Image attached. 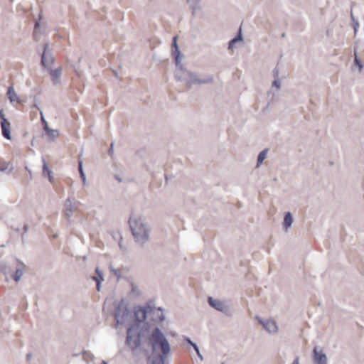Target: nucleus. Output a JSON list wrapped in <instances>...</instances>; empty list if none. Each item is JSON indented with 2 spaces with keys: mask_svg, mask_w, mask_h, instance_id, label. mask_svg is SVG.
I'll return each mask as SVG.
<instances>
[{
  "mask_svg": "<svg viewBox=\"0 0 364 364\" xmlns=\"http://www.w3.org/2000/svg\"><path fill=\"white\" fill-rule=\"evenodd\" d=\"M10 126L11 124L6 121L5 122H1V127L2 131V135L4 138L7 139H11V132H10Z\"/></svg>",
  "mask_w": 364,
  "mask_h": 364,
  "instance_id": "4468645a",
  "label": "nucleus"
},
{
  "mask_svg": "<svg viewBox=\"0 0 364 364\" xmlns=\"http://www.w3.org/2000/svg\"><path fill=\"white\" fill-rule=\"evenodd\" d=\"M350 17H351V19H352V26L353 27V29H354V34L356 35L357 33V31H358V28L359 27V23L357 20L355 19L353 14L351 13V15H350Z\"/></svg>",
  "mask_w": 364,
  "mask_h": 364,
  "instance_id": "bb28decb",
  "label": "nucleus"
},
{
  "mask_svg": "<svg viewBox=\"0 0 364 364\" xmlns=\"http://www.w3.org/2000/svg\"><path fill=\"white\" fill-rule=\"evenodd\" d=\"M193 349L196 350V349H197L198 347L197 346V344L196 343H194V344L192 345Z\"/></svg>",
  "mask_w": 364,
  "mask_h": 364,
  "instance_id": "a19ab883",
  "label": "nucleus"
},
{
  "mask_svg": "<svg viewBox=\"0 0 364 364\" xmlns=\"http://www.w3.org/2000/svg\"><path fill=\"white\" fill-rule=\"evenodd\" d=\"M152 230L151 224L144 218H138V245H144L149 240Z\"/></svg>",
  "mask_w": 364,
  "mask_h": 364,
  "instance_id": "39448f33",
  "label": "nucleus"
},
{
  "mask_svg": "<svg viewBox=\"0 0 364 364\" xmlns=\"http://www.w3.org/2000/svg\"><path fill=\"white\" fill-rule=\"evenodd\" d=\"M187 1L190 4L193 13L196 11V9H199V7H200L199 4H200V0H187Z\"/></svg>",
  "mask_w": 364,
  "mask_h": 364,
  "instance_id": "b1692460",
  "label": "nucleus"
},
{
  "mask_svg": "<svg viewBox=\"0 0 364 364\" xmlns=\"http://www.w3.org/2000/svg\"><path fill=\"white\" fill-rule=\"evenodd\" d=\"M43 173L44 175H47L49 179L50 182L53 181V177L52 176V171L49 169L47 163L46 162L45 159H43Z\"/></svg>",
  "mask_w": 364,
  "mask_h": 364,
  "instance_id": "aec40b11",
  "label": "nucleus"
},
{
  "mask_svg": "<svg viewBox=\"0 0 364 364\" xmlns=\"http://www.w3.org/2000/svg\"><path fill=\"white\" fill-rule=\"evenodd\" d=\"M197 355L199 357V358L203 360V355H201L200 352L197 353Z\"/></svg>",
  "mask_w": 364,
  "mask_h": 364,
  "instance_id": "4c0bfd02",
  "label": "nucleus"
},
{
  "mask_svg": "<svg viewBox=\"0 0 364 364\" xmlns=\"http://www.w3.org/2000/svg\"><path fill=\"white\" fill-rule=\"evenodd\" d=\"M95 273L97 274H100V278L92 277V279L96 282L97 290L100 291L101 288V283L104 280L103 272L97 267L95 269Z\"/></svg>",
  "mask_w": 364,
  "mask_h": 364,
  "instance_id": "a211bd4d",
  "label": "nucleus"
},
{
  "mask_svg": "<svg viewBox=\"0 0 364 364\" xmlns=\"http://www.w3.org/2000/svg\"><path fill=\"white\" fill-rule=\"evenodd\" d=\"M146 343L151 347V353L160 352L157 358L152 359L151 364H165V360L171 352L170 344L165 334L156 328L149 335Z\"/></svg>",
  "mask_w": 364,
  "mask_h": 364,
  "instance_id": "7ed1b4c3",
  "label": "nucleus"
},
{
  "mask_svg": "<svg viewBox=\"0 0 364 364\" xmlns=\"http://www.w3.org/2000/svg\"><path fill=\"white\" fill-rule=\"evenodd\" d=\"M28 228V225H24V230H25V232H26V231H27Z\"/></svg>",
  "mask_w": 364,
  "mask_h": 364,
  "instance_id": "37998d69",
  "label": "nucleus"
},
{
  "mask_svg": "<svg viewBox=\"0 0 364 364\" xmlns=\"http://www.w3.org/2000/svg\"><path fill=\"white\" fill-rule=\"evenodd\" d=\"M354 55H355V60H354V61H355V65L359 68L360 71H361V70H362V69H363V64H362V63L359 60V59L358 58V56H357L356 53H355V54H354Z\"/></svg>",
  "mask_w": 364,
  "mask_h": 364,
  "instance_id": "c85d7f7f",
  "label": "nucleus"
},
{
  "mask_svg": "<svg viewBox=\"0 0 364 364\" xmlns=\"http://www.w3.org/2000/svg\"><path fill=\"white\" fill-rule=\"evenodd\" d=\"M256 319L262 324L263 328L269 333H276L278 331V326L275 321L271 318L262 319L256 316Z\"/></svg>",
  "mask_w": 364,
  "mask_h": 364,
  "instance_id": "1a4fd4ad",
  "label": "nucleus"
},
{
  "mask_svg": "<svg viewBox=\"0 0 364 364\" xmlns=\"http://www.w3.org/2000/svg\"><path fill=\"white\" fill-rule=\"evenodd\" d=\"M172 46L174 48V50L173 51V55L175 57L176 65L178 66L179 63H180L181 52L178 49V45L176 43V36L173 38Z\"/></svg>",
  "mask_w": 364,
  "mask_h": 364,
  "instance_id": "2eb2a0df",
  "label": "nucleus"
},
{
  "mask_svg": "<svg viewBox=\"0 0 364 364\" xmlns=\"http://www.w3.org/2000/svg\"><path fill=\"white\" fill-rule=\"evenodd\" d=\"M113 73H114V75H115V77H119V74H118V73L117 72V70H113Z\"/></svg>",
  "mask_w": 364,
  "mask_h": 364,
  "instance_id": "ea45409f",
  "label": "nucleus"
},
{
  "mask_svg": "<svg viewBox=\"0 0 364 364\" xmlns=\"http://www.w3.org/2000/svg\"><path fill=\"white\" fill-rule=\"evenodd\" d=\"M313 361L314 364H328V358L323 349L315 346L313 350Z\"/></svg>",
  "mask_w": 364,
  "mask_h": 364,
  "instance_id": "6e6552de",
  "label": "nucleus"
},
{
  "mask_svg": "<svg viewBox=\"0 0 364 364\" xmlns=\"http://www.w3.org/2000/svg\"><path fill=\"white\" fill-rule=\"evenodd\" d=\"M54 60L53 52L49 48L48 43H46L43 46V51L41 55V64L45 68L50 69Z\"/></svg>",
  "mask_w": 364,
  "mask_h": 364,
  "instance_id": "423d86ee",
  "label": "nucleus"
},
{
  "mask_svg": "<svg viewBox=\"0 0 364 364\" xmlns=\"http://www.w3.org/2000/svg\"><path fill=\"white\" fill-rule=\"evenodd\" d=\"M108 154L112 156L114 154V142L111 143L110 148L108 150Z\"/></svg>",
  "mask_w": 364,
  "mask_h": 364,
  "instance_id": "2f4dec72",
  "label": "nucleus"
},
{
  "mask_svg": "<svg viewBox=\"0 0 364 364\" xmlns=\"http://www.w3.org/2000/svg\"><path fill=\"white\" fill-rule=\"evenodd\" d=\"M115 178L119 181V182H122V179L117 175L115 176Z\"/></svg>",
  "mask_w": 364,
  "mask_h": 364,
  "instance_id": "e433bc0d",
  "label": "nucleus"
},
{
  "mask_svg": "<svg viewBox=\"0 0 364 364\" xmlns=\"http://www.w3.org/2000/svg\"><path fill=\"white\" fill-rule=\"evenodd\" d=\"M46 132L49 138L52 140L56 139L59 135V132L57 129L48 128L47 130H46Z\"/></svg>",
  "mask_w": 364,
  "mask_h": 364,
  "instance_id": "4be33fe9",
  "label": "nucleus"
},
{
  "mask_svg": "<svg viewBox=\"0 0 364 364\" xmlns=\"http://www.w3.org/2000/svg\"><path fill=\"white\" fill-rule=\"evenodd\" d=\"M279 71L277 68L273 70V75L275 78H279Z\"/></svg>",
  "mask_w": 364,
  "mask_h": 364,
  "instance_id": "473e14b6",
  "label": "nucleus"
},
{
  "mask_svg": "<svg viewBox=\"0 0 364 364\" xmlns=\"http://www.w3.org/2000/svg\"><path fill=\"white\" fill-rule=\"evenodd\" d=\"M18 265L16 269L15 272L12 274V278L15 282H18L24 273V264L17 259Z\"/></svg>",
  "mask_w": 364,
  "mask_h": 364,
  "instance_id": "9b49d317",
  "label": "nucleus"
},
{
  "mask_svg": "<svg viewBox=\"0 0 364 364\" xmlns=\"http://www.w3.org/2000/svg\"><path fill=\"white\" fill-rule=\"evenodd\" d=\"M110 271L117 277V279H119L121 277L120 274V270L113 268L112 267H110Z\"/></svg>",
  "mask_w": 364,
  "mask_h": 364,
  "instance_id": "c756f323",
  "label": "nucleus"
},
{
  "mask_svg": "<svg viewBox=\"0 0 364 364\" xmlns=\"http://www.w3.org/2000/svg\"><path fill=\"white\" fill-rule=\"evenodd\" d=\"M49 70L50 74L52 77V80L54 85H58L60 83V77L61 76L62 70L61 68H56L55 70L47 69Z\"/></svg>",
  "mask_w": 364,
  "mask_h": 364,
  "instance_id": "ddd939ff",
  "label": "nucleus"
},
{
  "mask_svg": "<svg viewBox=\"0 0 364 364\" xmlns=\"http://www.w3.org/2000/svg\"><path fill=\"white\" fill-rule=\"evenodd\" d=\"M114 328L119 325H129L125 341V349L135 354L136 350V305L128 299H122L114 304Z\"/></svg>",
  "mask_w": 364,
  "mask_h": 364,
  "instance_id": "f03ea898",
  "label": "nucleus"
},
{
  "mask_svg": "<svg viewBox=\"0 0 364 364\" xmlns=\"http://www.w3.org/2000/svg\"><path fill=\"white\" fill-rule=\"evenodd\" d=\"M0 118L1 119V122H5L8 121V120L6 119L5 116H4V114L3 113V111H2V110H1V109H0Z\"/></svg>",
  "mask_w": 364,
  "mask_h": 364,
  "instance_id": "f704fd0d",
  "label": "nucleus"
},
{
  "mask_svg": "<svg viewBox=\"0 0 364 364\" xmlns=\"http://www.w3.org/2000/svg\"><path fill=\"white\" fill-rule=\"evenodd\" d=\"M197 355L199 357V358L203 360V355H201L200 352L197 353Z\"/></svg>",
  "mask_w": 364,
  "mask_h": 364,
  "instance_id": "58836bf2",
  "label": "nucleus"
},
{
  "mask_svg": "<svg viewBox=\"0 0 364 364\" xmlns=\"http://www.w3.org/2000/svg\"><path fill=\"white\" fill-rule=\"evenodd\" d=\"M272 86L276 87L278 90L281 87V82L279 78H275V80L272 82Z\"/></svg>",
  "mask_w": 364,
  "mask_h": 364,
  "instance_id": "7c9ffc66",
  "label": "nucleus"
},
{
  "mask_svg": "<svg viewBox=\"0 0 364 364\" xmlns=\"http://www.w3.org/2000/svg\"><path fill=\"white\" fill-rule=\"evenodd\" d=\"M293 218L290 212H287L284 218L283 225L284 230L287 231L292 225Z\"/></svg>",
  "mask_w": 364,
  "mask_h": 364,
  "instance_id": "f3484780",
  "label": "nucleus"
},
{
  "mask_svg": "<svg viewBox=\"0 0 364 364\" xmlns=\"http://www.w3.org/2000/svg\"><path fill=\"white\" fill-rule=\"evenodd\" d=\"M208 301L211 307L220 312L228 314L230 311L228 304L224 301L213 299V297H208Z\"/></svg>",
  "mask_w": 364,
  "mask_h": 364,
  "instance_id": "0eeeda50",
  "label": "nucleus"
},
{
  "mask_svg": "<svg viewBox=\"0 0 364 364\" xmlns=\"http://www.w3.org/2000/svg\"><path fill=\"white\" fill-rule=\"evenodd\" d=\"M82 160H79L78 161V170H79V173H80V178L82 179H84L85 180V178L86 177L85 176V171L83 170V166H82Z\"/></svg>",
  "mask_w": 364,
  "mask_h": 364,
  "instance_id": "a878e982",
  "label": "nucleus"
},
{
  "mask_svg": "<svg viewBox=\"0 0 364 364\" xmlns=\"http://www.w3.org/2000/svg\"><path fill=\"white\" fill-rule=\"evenodd\" d=\"M176 67L178 68L181 71V74L177 73L175 75V77L178 81L184 80L189 85L210 84L213 82V75H200L198 76L193 72L184 68L180 63L179 65Z\"/></svg>",
  "mask_w": 364,
  "mask_h": 364,
  "instance_id": "20e7f679",
  "label": "nucleus"
},
{
  "mask_svg": "<svg viewBox=\"0 0 364 364\" xmlns=\"http://www.w3.org/2000/svg\"><path fill=\"white\" fill-rule=\"evenodd\" d=\"M97 276L96 277L97 278H100V274H97Z\"/></svg>",
  "mask_w": 364,
  "mask_h": 364,
  "instance_id": "8fccbe9b",
  "label": "nucleus"
},
{
  "mask_svg": "<svg viewBox=\"0 0 364 364\" xmlns=\"http://www.w3.org/2000/svg\"><path fill=\"white\" fill-rule=\"evenodd\" d=\"M164 319L165 316L162 308L156 307L154 300L148 301L143 306H138V348L141 343L144 348H144V353L148 360L151 359L154 353H151V347L146 343L147 338L156 328H159L161 331L159 327H155L150 331L151 325L149 322L152 321L157 323Z\"/></svg>",
  "mask_w": 364,
  "mask_h": 364,
  "instance_id": "f257e3e1",
  "label": "nucleus"
},
{
  "mask_svg": "<svg viewBox=\"0 0 364 364\" xmlns=\"http://www.w3.org/2000/svg\"><path fill=\"white\" fill-rule=\"evenodd\" d=\"M40 115H41V122L44 126V130L46 131L49 128V127H48L47 121L46 120V119L44 117V114H43V112L42 110H40Z\"/></svg>",
  "mask_w": 364,
  "mask_h": 364,
  "instance_id": "cd10ccee",
  "label": "nucleus"
},
{
  "mask_svg": "<svg viewBox=\"0 0 364 364\" xmlns=\"http://www.w3.org/2000/svg\"><path fill=\"white\" fill-rule=\"evenodd\" d=\"M183 340L187 342L188 344H190L191 346L193 344H194V342H193L190 338L187 337V336H183Z\"/></svg>",
  "mask_w": 364,
  "mask_h": 364,
  "instance_id": "72a5a7b5",
  "label": "nucleus"
},
{
  "mask_svg": "<svg viewBox=\"0 0 364 364\" xmlns=\"http://www.w3.org/2000/svg\"><path fill=\"white\" fill-rule=\"evenodd\" d=\"M128 222L133 236L136 237V217L134 213L130 215Z\"/></svg>",
  "mask_w": 364,
  "mask_h": 364,
  "instance_id": "dca6fc26",
  "label": "nucleus"
},
{
  "mask_svg": "<svg viewBox=\"0 0 364 364\" xmlns=\"http://www.w3.org/2000/svg\"><path fill=\"white\" fill-rule=\"evenodd\" d=\"M75 204H73L70 198H67L65 203V210L64 213L65 216L69 219L71 218L74 210H75Z\"/></svg>",
  "mask_w": 364,
  "mask_h": 364,
  "instance_id": "f8f14e48",
  "label": "nucleus"
},
{
  "mask_svg": "<svg viewBox=\"0 0 364 364\" xmlns=\"http://www.w3.org/2000/svg\"><path fill=\"white\" fill-rule=\"evenodd\" d=\"M40 26V23L38 21L36 22L35 27L38 28Z\"/></svg>",
  "mask_w": 364,
  "mask_h": 364,
  "instance_id": "79ce46f5",
  "label": "nucleus"
},
{
  "mask_svg": "<svg viewBox=\"0 0 364 364\" xmlns=\"http://www.w3.org/2000/svg\"><path fill=\"white\" fill-rule=\"evenodd\" d=\"M100 364H107V362L106 360H102Z\"/></svg>",
  "mask_w": 364,
  "mask_h": 364,
  "instance_id": "49530a36",
  "label": "nucleus"
},
{
  "mask_svg": "<svg viewBox=\"0 0 364 364\" xmlns=\"http://www.w3.org/2000/svg\"><path fill=\"white\" fill-rule=\"evenodd\" d=\"M267 149L262 150L259 154V155L257 156V164H258V165L261 164L263 162V161L264 160V159L267 156Z\"/></svg>",
  "mask_w": 364,
  "mask_h": 364,
  "instance_id": "393cba45",
  "label": "nucleus"
},
{
  "mask_svg": "<svg viewBox=\"0 0 364 364\" xmlns=\"http://www.w3.org/2000/svg\"><path fill=\"white\" fill-rule=\"evenodd\" d=\"M242 41V36L241 33V29H240L238 35L231 39L228 43V48L231 49L235 46V44L238 42Z\"/></svg>",
  "mask_w": 364,
  "mask_h": 364,
  "instance_id": "412c9836",
  "label": "nucleus"
},
{
  "mask_svg": "<svg viewBox=\"0 0 364 364\" xmlns=\"http://www.w3.org/2000/svg\"><path fill=\"white\" fill-rule=\"evenodd\" d=\"M14 171V165L11 161H6L4 159H0V171L6 175H11Z\"/></svg>",
  "mask_w": 364,
  "mask_h": 364,
  "instance_id": "9d476101",
  "label": "nucleus"
},
{
  "mask_svg": "<svg viewBox=\"0 0 364 364\" xmlns=\"http://www.w3.org/2000/svg\"><path fill=\"white\" fill-rule=\"evenodd\" d=\"M7 96L11 102H16L18 100V97L16 95L15 90L13 86H10L8 87L7 90Z\"/></svg>",
  "mask_w": 364,
  "mask_h": 364,
  "instance_id": "6ab92c4d",
  "label": "nucleus"
},
{
  "mask_svg": "<svg viewBox=\"0 0 364 364\" xmlns=\"http://www.w3.org/2000/svg\"><path fill=\"white\" fill-rule=\"evenodd\" d=\"M30 357H31V355H30V354H28V355H27V359L30 358Z\"/></svg>",
  "mask_w": 364,
  "mask_h": 364,
  "instance_id": "09e8293b",
  "label": "nucleus"
},
{
  "mask_svg": "<svg viewBox=\"0 0 364 364\" xmlns=\"http://www.w3.org/2000/svg\"><path fill=\"white\" fill-rule=\"evenodd\" d=\"M111 235H112V237H113V239H114L115 240H119V247L121 249H122L123 246H122V245L121 243V241L122 240V237L120 232H114V231H113V232H112Z\"/></svg>",
  "mask_w": 364,
  "mask_h": 364,
  "instance_id": "5701e85b",
  "label": "nucleus"
},
{
  "mask_svg": "<svg viewBox=\"0 0 364 364\" xmlns=\"http://www.w3.org/2000/svg\"><path fill=\"white\" fill-rule=\"evenodd\" d=\"M34 107H35L37 109H38L39 111L41 110V109H40V108L38 107V106L36 104H35V105H34Z\"/></svg>",
  "mask_w": 364,
  "mask_h": 364,
  "instance_id": "a18cd8bd",
  "label": "nucleus"
},
{
  "mask_svg": "<svg viewBox=\"0 0 364 364\" xmlns=\"http://www.w3.org/2000/svg\"><path fill=\"white\" fill-rule=\"evenodd\" d=\"M195 351L196 352V353H200V350H199V348H198L197 349H196V350H195Z\"/></svg>",
  "mask_w": 364,
  "mask_h": 364,
  "instance_id": "de8ad7c7",
  "label": "nucleus"
},
{
  "mask_svg": "<svg viewBox=\"0 0 364 364\" xmlns=\"http://www.w3.org/2000/svg\"><path fill=\"white\" fill-rule=\"evenodd\" d=\"M82 181L83 184H84V185H86V181H86V177L85 178V180H84V179H82Z\"/></svg>",
  "mask_w": 364,
  "mask_h": 364,
  "instance_id": "c03bdc74",
  "label": "nucleus"
},
{
  "mask_svg": "<svg viewBox=\"0 0 364 364\" xmlns=\"http://www.w3.org/2000/svg\"><path fill=\"white\" fill-rule=\"evenodd\" d=\"M291 364H299V358L296 357Z\"/></svg>",
  "mask_w": 364,
  "mask_h": 364,
  "instance_id": "c9c22d12",
  "label": "nucleus"
}]
</instances>
